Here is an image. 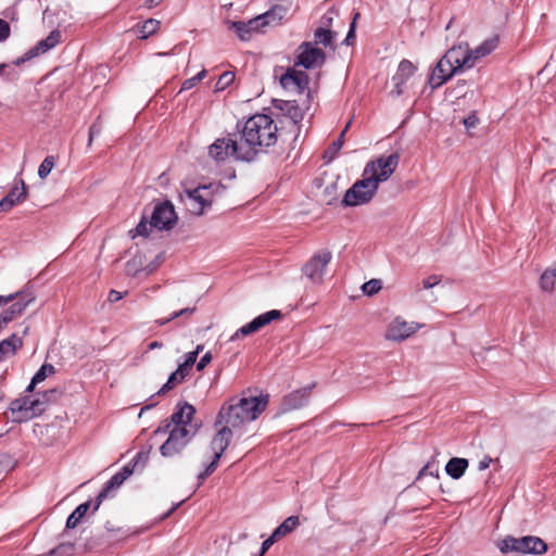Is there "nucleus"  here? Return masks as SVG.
I'll use <instances>...</instances> for the list:
<instances>
[{
  "mask_svg": "<svg viewBox=\"0 0 556 556\" xmlns=\"http://www.w3.org/2000/svg\"><path fill=\"white\" fill-rule=\"evenodd\" d=\"M277 125L267 114H255L248 118L241 128L244 162L253 161L266 148L277 142Z\"/></svg>",
  "mask_w": 556,
  "mask_h": 556,
  "instance_id": "nucleus-1",
  "label": "nucleus"
},
{
  "mask_svg": "<svg viewBox=\"0 0 556 556\" xmlns=\"http://www.w3.org/2000/svg\"><path fill=\"white\" fill-rule=\"evenodd\" d=\"M267 404L268 395L232 397L222 405L214 426L225 425L237 431L247 422L255 420L266 409Z\"/></svg>",
  "mask_w": 556,
  "mask_h": 556,
  "instance_id": "nucleus-2",
  "label": "nucleus"
},
{
  "mask_svg": "<svg viewBox=\"0 0 556 556\" xmlns=\"http://www.w3.org/2000/svg\"><path fill=\"white\" fill-rule=\"evenodd\" d=\"M9 410L12 414V421L22 424L42 415L46 412V402L37 394L34 399L25 395L12 401Z\"/></svg>",
  "mask_w": 556,
  "mask_h": 556,
  "instance_id": "nucleus-3",
  "label": "nucleus"
},
{
  "mask_svg": "<svg viewBox=\"0 0 556 556\" xmlns=\"http://www.w3.org/2000/svg\"><path fill=\"white\" fill-rule=\"evenodd\" d=\"M378 187L375 179H370L363 173V178L356 180L353 186L346 190L341 204L344 207L367 204L377 193Z\"/></svg>",
  "mask_w": 556,
  "mask_h": 556,
  "instance_id": "nucleus-4",
  "label": "nucleus"
},
{
  "mask_svg": "<svg viewBox=\"0 0 556 556\" xmlns=\"http://www.w3.org/2000/svg\"><path fill=\"white\" fill-rule=\"evenodd\" d=\"M225 186L220 182H210L208 185H200L194 189L186 190V194L190 200V211L195 215H202L206 207L213 204V195L225 191Z\"/></svg>",
  "mask_w": 556,
  "mask_h": 556,
  "instance_id": "nucleus-5",
  "label": "nucleus"
},
{
  "mask_svg": "<svg viewBox=\"0 0 556 556\" xmlns=\"http://www.w3.org/2000/svg\"><path fill=\"white\" fill-rule=\"evenodd\" d=\"M400 159V153L394 152L388 156H380L376 160H371L366 164L363 173L370 179H375L376 184L379 186L380 182L388 180L395 172Z\"/></svg>",
  "mask_w": 556,
  "mask_h": 556,
  "instance_id": "nucleus-6",
  "label": "nucleus"
},
{
  "mask_svg": "<svg viewBox=\"0 0 556 556\" xmlns=\"http://www.w3.org/2000/svg\"><path fill=\"white\" fill-rule=\"evenodd\" d=\"M194 432L186 427H174L169 431L167 440L160 446V453L163 457H174L180 454L191 441Z\"/></svg>",
  "mask_w": 556,
  "mask_h": 556,
  "instance_id": "nucleus-7",
  "label": "nucleus"
},
{
  "mask_svg": "<svg viewBox=\"0 0 556 556\" xmlns=\"http://www.w3.org/2000/svg\"><path fill=\"white\" fill-rule=\"evenodd\" d=\"M208 154L216 162H224L230 156L243 161L244 150L242 142L231 138H218L210 146Z\"/></svg>",
  "mask_w": 556,
  "mask_h": 556,
  "instance_id": "nucleus-8",
  "label": "nucleus"
},
{
  "mask_svg": "<svg viewBox=\"0 0 556 556\" xmlns=\"http://www.w3.org/2000/svg\"><path fill=\"white\" fill-rule=\"evenodd\" d=\"M177 214L168 200L155 203L149 224L159 230H170L177 223Z\"/></svg>",
  "mask_w": 556,
  "mask_h": 556,
  "instance_id": "nucleus-9",
  "label": "nucleus"
},
{
  "mask_svg": "<svg viewBox=\"0 0 556 556\" xmlns=\"http://www.w3.org/2000/svg\"><path fill=\"white\" fill-rule=\"evenodd\" d=\"M330 251L323 250L314 254L302 267L303 275L312 283H321L327 265L331 261Z\"/></svg>",
  "mask_w": 556,
  "mask_h": 556,
  "instance_id": "nucleus-10",
  "label": "nucleus"
},
{
  "mask_svg": "<svg viewBox=\"0 0 556 556\" xmlns=\"http://www.w3.org/2000/svg\"><path fill=\"white\" fill-rule=\"evenodd\" d=\"M296 59L294 65L302 66L305 70L321 66L326 61V53L317 47H314L312 42H302L296 50Z\"/></svg>",
  "mask_w": 556,
  "mask_h": 556,
  "instance_id": "nucleus-11",
  "label": "nucleus"
},
{
  "mask_svg": "<svg viewBox=\"0 0 556 556\" xmlns=\"http://www.w3.org/2000/svg\"><path fill=\"white\" fill-rule=\"evenodd\" d=\"M282 317L281 311L278 309H271L266 313H263L255 317L253 320L248 323L247 325L239 328L235 334L231 337V340H236L240 337L250 336L258 330H261L263 327L269 325L274 320H278Z\"/></svg>",
  "mask_w": 556,
  "mask_h": 556,
  "instance_id": "nucleus-12",
  "label": "nucleus"
},
{
  "mask_svg": "<svg viewBox=\"0 0 556 556\" xmlns=\"http://www.w3.org/2000/svg\"><path fill=\"white\" fill-rule=\"evenodd\" d=\"M315 386V383H312L285 395L279 406V413H288L304 407L308 403Z\"/></svg>",
  "mask_w": 556,
  "mask_h": 556,
  "instance_id": "nucleus-13",
  "label": "nucleus"
},
{
  "mask_svg": "<svg viewBox=\"0 0 556 556\" xmlns=\"http://www.w3.org/2000/svg\"><path fill=\"white\" fill-rule=\"evenodd\" d=\"M134 472V467L131 464L125 465L118 472L113 475L110 480L104 484L98 496L96 497V502L93 505L92 511H97L102 504V502L109 496L111 491L118 489L124 481L131 476Z\"/></svg>",
  "mask_w": 556,
  "mask_h": 556,
  "instance_id": "nucleus-14",
  "label": "nucleus"
},
{
  "mask_svg": "<svg viewBox=\"0 0 556 556\" xmlns=\"http://www.w3.org/2000/svg\"><path fill=\"white\" fill-rule=\"evenodd\" d=\"M417 329V324H408L407 321L397 317L389 325L386 332V338L391 341H403L414 334Z\"/></svg>",
  "mask_w": 556,
  "mask_h": 556,
  "instance_id": "nucleus-15",
  "label": "nucleus"
},
{
  "mask_svg": "<svg viewBox=\"0 0 556 556\" xmlns=\"http://www.w3.org/2000/svg\"><path fill=\"white\" fill-rule=\"evenodd\" d=\"M458 70L454 67L451 63L444 62V59L441 58L432 73L429 77V85L432 89L441 87L444 83L452 78L454 74H456Z\"/></svg>",
  "mask_w": 556,
  "mask_h": 556,
  "instance_id": "nucleus-16",
  "label": "nucleus"
},
{
  "mask_svg": "<svg viewBox=\"0 0 556 556\" xmlns=\"http://www.w3.org/2000/svg\"><path fill=\"white\" fill-rule=\"evenodd\" d=\"M280 84L285 89L296 87L300 93L308 89L309 76L304 71L288 68L287 72L280 77Z\"/></svg>",
  "mask_w": 556,
  "mask_h": 556,
  "instance_id": "nucleus-17",
  "label": "nucleus"
},
{
  "mask_svg": "<svg viewBox=\"0 0 556 556\" xmlns=\"http://www.w3.org/2000/svg\"><path fill=\"white\" fill-rule=\"evenodd\" d=\"M444 59V62L451 63L454 67H456L458 71L466 68H471L472 63L470 59V54H468V45L466 43L465 47L458 46V47H452L446 51V53L442 56Z\"/></svg>",
  "mask_w": 556,
  "mask_h": 556,
  "instance_id": "nucleus-18",
  "label": "nucleus"
},
{
  "mask_svg": "<svg viewBox=\"0 0 556 556\" xmlns=\"http://www.w3.org/2000/svg\"><path fill=\"white\" fill-rule=\"evenodd\" d=\"M27 186L25 181L20 178L17 184L11 191L0 201V213L10 211L14 205L23 202L27 198Z\"/></svg>",
  "mask_w": 556,
  "mask_h": 556,
  "instance_id": "nucleus-19",
  "label": "nucleus"
},
{
  "mask_svg": "<svg viewBox=\"0 0 556 556\" xmlns=\"http://www.w3.org/2000/svg\"><path fill=\"white\" fill-rule=\"evenodd\" d=\"M215 428L217 431L211 441V448L214 454H220V456H223L224 452L230 444L235 430L225 425H219Z\"/></svg>",
  "mask_w": 556,
  "mask_h": 556,
  "instance_id": "nucleus-20",
  "label": "nucleus"
},
{
  "mask_svg": "<svg viewBox=\"0 0 556 556\" xmlns=\"http://www.w3.org/2000/svg\"><path fill=\"white\" fill-rule=\"evenodd\" d=\"M416 70V66L409 60L404 59L400 62L397 71L392 78L394 81L393 92H395L396 96H401L403 93L405 83L415 74Z\"/></svg>",
  "mask_w": 556,
  "mask_h": 556,
  "instance_id": "nucleus-21",
  "label": "nucleus"
},
{
  "mask_svg": "<svg viewBox=\"0 0 556 556\" xmlns=\"http://www.w3.org/2000/svg\"><path fill=\"white\" fill-rule=\"evenodd\" d=\"M195 414V408L188 402L178 403L176 410L169 417V420L175 427H186L191 424L192 417Z\"/></svg>",
  "mask_w": 556,
  "mask_h": 556,
  "instance_id": "nucleus-22",
  "label": "nucleus"
},
{
  "mask_svg": "<svg viewBox=\"0 0 556 556\" xmlns=\"http://www.w3.org/2000/svg\"><path fill=\"white\" fill-rule=\"evenodd\" d=\"M274 108L285 112V115L291 119L294 127L303 119V111L298 105L296 101H286L280 99L273 100Z\"/></svg>",
  "mask_w": 556,
  "mask_h": 556,
  "instance_id": "nucleus-23",
  "label": "nucleus"
},
{
  "mask_svg": "<svg viewBox=\"0 0 556 556\" xmlns=\"http://www.w3.org/2000/svg\"><path fill=\"white\" fill-rule=\"evenodd\" d=\"M190 369L179 364L177 369L169 375L167 381L156 392V394L163 395L166 392L173 390L177 384L182 383L186 380V378L190 375Z\"/></svg>",
  "mask_w": 556,
  "mask_h": 556,
  "instance_id": "nucleus-24",
  "label": "nucleus"
},
{
  "mask_svg": "<svg viewBox=\"0 0 556 556\" xmlns=\"http://www.w3.org/2000/svg\"><path fill=\"white\" fill-rule=\"evenodd\" d=\"M522 554L542 555L547 551V544L540 538L527 535L520 538Z\"/></svg>",
  "mask_w": 556,
  "mask_h": 556,
  "instance_id": "nucleus-25",
  "label": "nucleus"
},
{
  "mask_svg": "<svg viewBox=\"0 0 556 556\" xmlns=\"http://www.w3.org/2000/svg\"><path fill=\"white\" fill-rule=\"evenodd\" d=\"M288 13V7L282 4H275L268 11L262 14L265 27H276L282 24L283 18Z\"/></svg>",
  "mask_w": 556,
  "mask_h": 556,
  "instance_id": "nucleus-26",
  "label": "nucleus"
},
{
  "mask_svg": "<svg viewBox=\"0 0 556 556\" xmlns=\"http://www.w3.org/2000/svg\"><path fill=\"white\" fill-rule=\"evenodd\" d=\"M469 462L462 457H452L445 465V472L454 480L460 479L466 472Z\"/></svg>",
  "mask_w": 556,
  "mask_h": 556,
  "instance_id": "nucleus-27",
  "label": "nucleus"
},
{
  "mask_svg": "<svg viewBox=\"0 0 556 556\" xmlns=\"http://www.w3.org/2000/svg\"><path fill=\"white\" fill-rule=\"evenodd\" d=\"M14 294H16V298L11 306H9L17 317L24 314L25 309L28 307L29 304H31L35 301V295L33 292L29 291H17Z\"/></svg>",
  "mask_w": 556,
  "mask_h": 556,
  "instance_id": "nucleus-28",
  "label": "nucleus"
},
{
  "mask_svg": "<svg viewBox=\"0 0 556 556\" xmlns=\"http://www.w3.org/2000/svg\"><path fill=\"white\" fill-rule=\"evenodd\" d=\"M22 346L23 340L15 333L0 341V362L4 361L9 355H14Z\"/></svg>",
  "mask_w": 556,
  "mask_h": 556,
  "instance_id": "nucleus-29",
  "label": "nucleus"
},
{
  "mask_svg": "<svg viewBox=\"0 0 556 556\" xmlns=\"http://www.w3.org/2000/svg\"><path fill=\"white\" fill-rule=\"evenodd\" d=\"M62 34L60 30L54 29L52 30L49 36L42 40H40L34 48H33V55H39L41 53H46L47 51L54 48L60 41H61Z\"/></svg>",
  "mask_w": 556,
  "mask_h": 556,
  "instance_id": "nucleus-30",
  "label": "nucleus"
},
{
  "mask_svg": "<svg viewBox=\"0 0 556 556\" xmlns=\"http://www.w3.org/2000/svg\"><path fill=\"white\" fill-rule=\"evenodd\" d=\"M90 505H91L90 501L78 505L75 508V510L68 516V518L66 520L65 529L66 530L74 529L78 525L80 519L87 514L88 509L90 508Z\"/></svg>",
  "mask_w": 556,
  "mask_h": 556,
  "instance_id": "nucleus-31",
  "label": "nucleus"
},
{
  "mask_svg": "<svg viewBox=\"0 0 556 556\" xmlns=\"http://www.w3.org/2000/svg\"><path fill=\"white\" fill-rule=\"evenodd\" d=\"M300 525V519L298 516H290L287 519L282 521L275 530V536H278L279 539L286 536L287 534L291 533L296 529V527Z\"/></svg>",
  "mask_w": 556,
  "mask_h": 556,
  "instance_id": "nucleus-32",
  "label": "nucleus"
},
{
  "mask_svg": "<svg viewBox=\"0 0 556 556\" xmlns=\"http://www.w3.org/2000/svg\"><path fill=\"white\" fill-rule=\"evenodd\" d=\"M520 543V538L506 536L498 543V548L502 553H510L515 552L518 554H522V546Z\"/></svg>",
  "mask_w": 556,
  "mask_h": 556,
  "instance_id": "nucleus-33",
  "label": "nucleus"
},
{
  "mask_svg": "<svg viewBox=\"0 0 556 556\" xmlns=\"http://www.w3.org/2000/svg\"><path fill=\"white\" fill-rule=\"evenodd\" d=\"M230 29H232L240 40L249 41L252 38V33L248 28L245 22L243 21H228L227 22Z\"/></svg>",
  "mask_w": 556,
  "mask_h": 556,
  "instance_id": "nucleus-34",
  "label": "nucleus"
},
{
  "mask_svg": "<svg viewBox=\"0 0 556 556\" xmlns=\"http://www.w3.org/2000/svg\"><path fill=\"white\" fill-rule=\"evenodd\" d=\"M556 282V268H547L540 277V287L543 291H552Z\"/></svg>",
  "mask_w": 556,
  "mask_h": 556,
  "instance_id": "nucleus-35",
  "label": "nucleus"
},
{
  "mask_svg": "<svg viewBox=\"0 0 556 556\" xmlns=\"http://www.w3.org/2000/svg\"><path fill=\"white\" fill-rule=\"evenodd\" d=\"M336 33L325 27H318L314 33L315 43L329 47L332 43Z\"/></svg>",
  "mask_w": 556,
  "mask_h": 556,
  "instance_id": "nucleus-36",
  "label": "nucleus"
},
{
  "mask_svg": "<svg viewBox=\"0 0 556 556\" xmlns=\"http://www.w3.org/2000/svg\"><path fill=\"white\" fill-rule=\"evenodd\" d=\"M351 122L346 124L344 129L340 132L339 137L328 147L327 151L325 152V157L329 155L330 159H333L334 155L340 151L344 143V135L350 127Z\"/></svg>",
  "mask_w": 556,
  "mask_h": 556,
  "instance_id": "nucleus-37",
  "label": "nucleus"
},
{
  "mask_svg": "<svg viewBox=\"0 0 556 556\" xmlns=\"http://www.w3.org/2000/svg\"><path fill=\"white\" fill-rule=\"evenodd\" d=\"M75 552V544L74 543H61L56 547L49 551L47 556H73Z\"/></svg>",
  "mask_w": 556,
  "mask_h": 556,
  "instance_id": "nucleus-38",
  "label": "nucleus"
},
{
  "mask_svg": "<svg viewBox=\"0 0 556 556\" xmlns=\"http://www.w3.org/2000/svg\"><path fill=\"white\" fill-rule=\"evenodd\" d=\"M160 26V22L153 18H149L143 22L139 29L140 38H148L149 36L156 33Z\"/></svg>",
  "mask_w": 556,
  "mask_h": 556,
  "instance_id": "nucleus-39",
  "label": "nucleus"
},
{
  "mask_svg": "<svg viewBox=\"0 0 556 556\" xmlns=\"http://www.w3.org/2000/svg\"><path fill=\"white\" fill-rule=\"evenodd\" d=\"M55 372L54 366L52 364H43L38 371L33 377V386H37L42 382L49 375Z\"/></svg>",
  "mask_w": 556,
  "mask_h": 556,
  "instance_id": "nucleus-40",
  "label": "nucleus"
},
{
  "mask_svg": "<svg viewBox=\"0 0 556 556\" xmlns=\"http://www.w3.org/2000/svg\"><path fill=\"white\" fill-rule=\"evenodd\" d=\"M424 476H432L439 478V468L435 464V456H432L431 460H429L418 472L417 479H420Z\"/></svg>",
  "mask_w": 556,
  "mask_h": 556,
  "instance_id": "nucleus-41",
  "label": "nucleus"
},
{
  "mask_svg": "<svg viewBox=\"0 0 556 556\" xmlns=\"http://www.w3.org/2000/svg\"><path fill=\"white\" fill-rule=\"evenodd\" d=\"M235 77L236 76H235L233 72H229V71L224 72L219 76V78H218V80H217V83L215 85V91H223V90H225L227 87H229L233 83Z\"/></svg>",
  "mask_w": 556,
  "mask_h": 556,
  "instance_id": "nucleus-42",
  "label": "nucleus"
},
{
  "mask_svg": "<svg viewBox=\"0 0 556 556\" xmlns=\"http://www.w3.org/2000/svg\"><path fill=\"white\" fill-rule=\"evenodd\" d=\"M55 157L53 155H48L42 163L40 164L38 168V176L41 179H45L48 177V175L51 173L52 168L54 167Z\"/></svg>",
  "mask_w": 556,
  "mask_h": 556,
  "instance_id": "nucleus-43",
  "label": "nucleus"
},
{
  "mask_svg": "<svg viewBox=\"0 0 556 556\" xmlns=\"http://www.w3.org/2000/svg\"><path fill=\"white\" fill-rule=\"evenodd\" d=\"M382 288V282L379 279H370L362 286V291L366 295H374L378 293Z\"/></svg>",
  "mask_w": 556,
  "mask_h": 556,
  "instance_id": "nucleus-44",
  "label": "nucleus"
},
{
  "mask_svg": "<svg viewBox=\"0 0 556 556\" xmlns=\"http://www.w3.org/2000/svg\"><path fill=\"white\" fill-rule=\"evenodd\" d=\"M195 312V307H186V308H182L180 311H177V312H174L170 317L168 318H164V319H157L156 323L160 325V326H164L166 324H168L170 320L173 319H176L178 317H181V316H190L192 315L193 313Z\"/></svg>",
  "mask_w": 556,
  "mask_h": 556,
  "instance_id": "nucleus-45",
  "label": "nucleus"
},
{
  "mask_svg": "<svg viewBox=\"0 0 556 556\" xmlns=\"http://www.w3.org/2000/svg\"><path fill=\"white\" fill-rule=\"evenodd\" d=\"M61 394H62V392L59 389H50L42 393H37V395H38V397H40V400H45L46 409L48 408V405L50 403L56 402Z\"/></svg>",
  "mask_w": 556,
  "mask_h": 556,
  "instance_id": "nucleus-46",
  "label": "nucleus"
},
{
  "mask_svg": "<svg viewBox=\"0 0 556 556\" xmlns=\"http://www.w3.org/2000/svg\"><path fill=\"white\" fill-rule=\"evenodd\" d=\"M248 28L253 34L255 33H262L265 28L264 18H262V14L249 20L245 22Z\"/></svg>",
  "mask_w": 556,
  "mask_h": 556,
  "instance_id": "nucleus-47",
  "label": "nucleus"
},
{
  "mask_svg": "<svg viewBox=\"0 0 556 556\" xmlns=\"http://www.w3.org/2000/svg\"><path fill=\"white\" fill-rule=\"evenodd\" d=\"M359 16H361V14L358 12H356L353 16V20L350 24L348 35H346L345 39L343 40V43L346 46H353L355 42L356 21Z\"/></svg>",
  "mask_w": 556,
  "mask_h": 556,
  "instance_id": "nucleus-48",
  "label": "nucleus"
},
{
  "mask_svg": "<svg viewBox=\"0 0 556 556\" xmlns=\"http://www.w3.org/2000/svg\"><path fill=\"white\" fill-rule=\"evenodd\" d=\"M130 233H132V238H135L136 236L147 237L149 235L148 219L146 215L142 216L136 228L134 230H130Z\"/></svg>",
  "mask_w": 556,
  "mask_h": 556,
  "instance_id": "nucleus-49",
  "label": "nucleus"
},
{
  "mask_svg": "<svg viewBox=\"0 0 556 556\" xmlns=\"http://www.w3.org/2000/svg\"><path fill=\"white\" fill-rule=\"evenodd\" d=\"M498 42H500V38L497 35H494L488 39H485L480 46V48L486 52V54L489 55L492 51H494L497 46H498Z\"/></svg>",
  "mask_w": 556,
  "mask_h": 556,
  "instance_id": "nucleus-50",
  "label": "nucleus"
},
{
  "mask_svg": "<svg viewBox=\"0 0 556 556\" xmlns=\"http://www.w3.org/2000/svg\"><path fill=\"white\" fill-rule=\"evenodd\" d=\"M149 455H150V451H140L136 454V456L134 457V459L131 460V467H136L138 466L139 464H141V466H146L148 459H149Z\"/></svg>",
  "mask_w": 556,
  "mask_h": 556,
  "instance_id": "nucleus-51",
  "label": "nucleus"
},
{
  "mask_svg": "<svg viewBox=\"0 0 556 556\" xmlns=\"http://www.w3.org/2000/svg\"><path fill=\"white\" fill-rule=\"evenodd\" d=\"M105 530L109 533H114L116 535H126L127 530H124L122 526H118L110 520L105 522Z\"/></svg>",
  "mask_w": 556,
  "mask_h": 556,
  "instance_id": "nucleus-52",
  "label": "nucleus"
},
{
  "mask_svg": "<svg viewBox=\"0 0 556 556\" xmlns=\"http://www.w3.org/2000/svg\"><path fill=\"white\" fill-rule=\"evenodd\" d=\"M441 282V276L431 275L421 281L424 289H431Z\"/></svg>",
  "mask_w": 556,
  "mask_h": 556,
  "instance_id": "nucleus-53",
  "label": "nucleus"
},
{
  "mask_svg": "<svg viewBox=\"0 0 556 556\" xmlns=\"http://www.w3.org/2000/svg\"><path fill=\"white\" fill-rule=\"evenodd\" d=\"M468 54H470V59H471V63H472V66L475 65L476 61L481 59V58H484L486 56V52H484L480 46H478L477 48L475 49H469L468 48Z\"/></svg>",
  "mask_w": 556,
  "mask_h": 556,
  "instance_id": "nucleus-54",
  "label": "nucleus"
},
{
  "mask_svg": "<svg viewBox=\"0 0 556 556\" xmlns=\"http://www.w3.org/2000/svg\"><path fill=\"white\" fill-rule=\"evenodd\" d=\"M198 358L197 352H189L186 354V358L184 363H181L182 366L187 367L188 369L192 370L193 365L195 364Z\"/></svg>",
  "mask_w": 556,
  "mask_h": 556,
  "instance_id": "nucleus-55",
  "label": "nucleus"
},
{
  "mask_svg": "<svg viewBox=\"0 0 556 556\" xmlns=\"http://www.w3.org/2000/svg\"><path fill=\"white\" fill-rule=\"evenodd\" d=\"M10 30V24L7 21L0 18V42L9 38Z\"/></svg>",
  "mask_w": 556,
  "mask_h": 556,
  "instance_id": "nucleus-56",
  "label": "nucleus"
},
{
  "mask_svg": "<svg viewBox=\"0 0 556 556\" xmlns=\"http://www.w3.org/2000/svg\"><path fill=\"white\" fill-rule=\"evenodd\" d=\"M172 422L169 419H165L163 425L159 426L154 431H153V435H157V434H165V433H168L169 434V431L173 429L172 428Z\"/></svg>",
  "mask_w": 556,
  "mask_h": 556,
  "instance_id": "nucleus-57",
  "label": "nucleus"
},
{
  "mask_svg": "<svg viewBox=\"0 0 556 556\" xmlns=\"http://www.w3.org/2000/svg\"><path fill=\"white\" fill-rule=\"evenodd\" d=\"M278 540L280 539L278 536H275V533L273 532L271 535L262 543L258 556H263V554Z\"/></svg>",
  "mask_w": 556,
  "mask_h": 556,
  "instance_id": "nucleus-58",
  "label": "nucleus"
},
{
  "mask_svg": "<svg viewBox=\"0 0 556 556\" xmlns=\"http://www.w3.org/2000/svg\"><path fill=\"white\" fill-rule=\"evenodd\" d=\"M220 458V454H214L212 462L204 469L206 471V475L211 476L216 470Z\"/></svg>",
  "mask_w": 556,
  "mask_h": 556,
  "instance_id": "nucleus-59",
  "label": "nucleus"
},
{
  "mask_svg": "<svg viewBox=\"0 0 556 556\" xmlns=\"http://www.w3.org/2000/svg\"><path fill=\"white\" fill-rule=\"evenodd\" d=\"M0 318L8 325L9 323L17 318V316L10 307H8L0 313Z\"/></svg>",
  "mask_w": 556,
  "mask_h": 556,
  "instance_id": "nucleus-60",
  "label": "nucleus"
},
{
  "mask_svg": "<svg viewBox=\"0 0 556 556\" xmlns=\"http://www.w3.org/2000/svg\"><path fill=\"white\" fill-rule=\"evenodd\" d=\"M212 361L211 352H206L201 359L197 363L198 371H202Z\"/></svg>",
  "mask_w": 556,
  "mask_h": 556,
  "instance_id": "nucleus-61",
  "label": "nucleus"
},
{
  "mask_svg": "<svg viewBox=\"0 0 556 556\" xmlns=\"http://www.w3.org/2000/svg\"><path fill=\"white\" fill-rule=\"evenodd\" d=\"M101 132V125L99 123H93L89 128V138H88V146H91L92 140L96 136L100 135Z\"/></svg>",
  "mask_w": 556,
  "mask_h": 556,
  "instance_id": "nucleus-62",
  "label": "nucleus"
},
{
  "mask_svg": "<svg viewBox=\"0 0 556 556\" xmlns=\"http://www.w3.org/2000/svg\"><path fill=\"white\" fill-rule=\"evenodd\" d=\"M478 122L479 118L477 117L476 113H471L466 118H464V125L468 130L476 127Z\"/></svg>",
  "mask_w": 556,
  "mask_h": 556,
  "instance_id": "nucleus-63",
  "label": "nucleus"
},
{
  "mask_svg": "<svg viewBox=\"0 0 556 556\" xmlns=\"http://www.w3.org/2000/svg\"><path fill=\"white\" fill-rule=\"evenodd\" d=\"M467 85L466 80L459 79L454 87L453 91H455L456 98H462L465 96V86Z\"/></svg>",
  "mask_w": 556,
  "mask_h": 556,
  "instance_id": "nucleus-64",
  "label": "nucleus"
}]
</instances>
